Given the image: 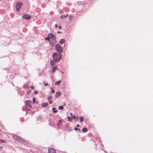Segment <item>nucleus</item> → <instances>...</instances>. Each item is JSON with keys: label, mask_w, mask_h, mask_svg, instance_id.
Wrapping results in <instances>:
<instances>
[{"label": "nucleus", "mask_w": 153, "mask_h": 153, "mask_svg": "<svg viewBox=\"0 0 153 153\" xmlns=\"http://www.w3.org/2000/svg\"><path fill=\"white\" fill-rule=\"evenodd\" d=\"M63 105H66V104H65V103H64V104H63Z\"/></svg>", "instance_id": "de8ad7c7"}, {"label": "nucleus", "mask_w": 153, "mask_h": 153, "mask_svg": "<svg viewBox=\"0 0 153 153\" xmlns=\"http://www.w3.org/2000/svg\"><path fill=\"white\" fill-rule=\"evenodd\" d=\"M30 87L32 89H33L34 88V87L33 86H30Z\"/></svg>", "instance_id": "72a5a7b5"}, {"label": "nucleus", "mask_w": 153, "mask_h": 153, "mask_svg": "<svg viewBox=\"0 0 153 153\" xmlns=\"http://www.w3.org/2000/svg\"><path fill=\"white\" fill-rule=\"evenodd\" d=\"M22 18L25 19L29 20L31 18V16L29 14H24L22 16Z\"/></svg>", "instance_id": "39448f33"}, {"label": "nucleus", "mask_w": 153, "mask_h": 153, "mask_svg": "<svg viewBox=\"0 0 153 153\" xmlns=\"http://www.w3.org/2000/svg\"><path fill=\"white\" fill-rule=\"evenodd\" d=\"M45 81L44 82V85L45 86H47L48 85V84L47 83H45Z\"/></svg>", "instance_id": "c85d7f7f"}, {"label": "nucleus", "mask_w": 153, "mask_h": 153, "mask_svg": "<svg viewBox=\"0 0 153 153\" xmlns=\"http://www.w3.org/2000/svg\"><path fill=\"white\" fill-rule=\"evenodd\" d=\"M61 82L62 81L61 80L58 81L55 83V85H59L60 84Z\"/></svg>", "instance_id": "a211bd4d"}, {"label": "nucleus", "mask_w": 153, "mask_h": 153, "mask_svg": "<svg viewBox=\"0 0 153 153\" xmlns=\"http://www.w3.org/2000/svg\"><path fill=\"white\" fill-rule=\"evenodd\" d=\"M30 108H32V106L30 105V106H28Z\"/></svg>", "instance_id": "79ce46f5"}, {"label": "nucleus", "mask_w": 153, "mask_h": 153, "mask_svg": "<svg viewBox=\"0 0 153 153\" xmlns=\"http://www.w3.org/2000/svg\"><path fill=\"white\" fill-rule=\"evenodd\" d=\"M61 94V92L59 91L56 92L55 94V96L56 98H57L59 97Z\"/></svg>", "instance_id": "9d476101"}, {"label": "nucleus", "mask_w": 153, "mask_h": 153, "mask_svg": "<svg viewBox=\"0 0 153 153\" xmlns=\"http://www.w3.org/2000/svg\"><path fill=\"white\" fill-rule=\"evenodd\" d=\"M28 111H29L30 110V109H28Z\"/></svg>", "instance_id": "09e8293b"}, {"label": "nucleus", "mask_w": 153, "mask_h": 153, "mask_svg": "<svg viewBox=\"0 0 153 153\" xmlns=\"http://www.w3.org/2000/svg\"><path fill=\"white\" fill-rule=\"evenodd\" d=\"M70 115H71V117H73V115H72V113H70Z\"/></svg>", "instance_id": "4c0bfd02"}, {"label": "nucleus", "mask_w": 153, "mask_h": 153, "mask_svg": "<svg viewBox=\"0 0 153 153\" xmlns=\"http://www.w3.org/2000/svg\"><path fill=\"white\" fill-rule=\"evenodd\" d=\"M63 108L64 107L62 105H60L59 107V109L60 110H62Z\"/></svg>", "instance_id": "6ab92c4d"}, {"label": "nucleus", "mask_w": 153, "mask_h": 153, "mask_svg": "<svg viewBox=\"0 0 153 153\" xmlns=\"http://www.w3.org/2000/svg\"><path fill=\"white\" fill-rule=\"evenodd\" d=\"M69 19H70V20L71 19V17H69Z\"/></svg>", "instance_id": "a18cd8bd"}, {"label": "nucleus", "mask_w": 153, "mask_h": 153, "mask_svg": "<svg viewBox=\"0 0 153 153\" xmlns=\"http://www.w3.org/2000/svg\"><path fill=\"white\" fill-rule=\"evenodd\" d=\"M69 19H70V20L71 19V17H69Z\"/></svg>", "instance_id": "c03bdc74"}, {"label": "nucleus", "mask_w": 153, "mask_h": 153, "mask_svg": "<svg viewBox=\"0 0 153 153\" xmlns=\"http://www.w3.org/2000/svg\"><path fill=\"white\" fill-rule=\"evenodd\" d=\"M2 148V147H0V150Z\"/></svg>", "instance_id": "49530a36"}, {"label": "nucleus", "mask_w": 153, "mask_h": 153, "mask_svg": "<svg viewBox=\"0 0 153 153\" xmlns=\"http://www.w3.org/2000/svg\"><path fill=\"white\" fill-rule=\"evenodd\" d=\"M53 60L50 61V63L51 66H53L55 65L56 62H58L62 58H53Z\"/></svg>", "instance_id": "f257e3e1"}, {"label": "nucleus", "mask_w": 153, "mask_h": 153, "mask_svg": "<svg viewBox=\"0 0 153 153\" xmlns=\"http://www.w3.org/2000/svg\"><path fill=\"white\" fill-rule=\"evenodd\" d=\"M65 42V40L64 39H61L59 41V43L60 44H63Z\"/></svg>", "instance_id": "4468645a"}, {"label": "nucleus", "mask_w": 153, "mask_h": 153, "mask_svg": "<svg viewBox=\"0 0 153 153\" xmlns=\"http://www.w3.org/2000/svg\"><path fill=\"white\" fill-rule=\"evenodd\" d=\"M24 88H29V87L28 86L27 84L25 85H23Z\"/></svg>", "instance_id": "412c9836"}, {"label": "nucleus", "mask_w": 153, "mask_h": 153, "mask_svg": "<svg viewBox=\"0 0 153 153\" xmlns=\"http://www.w3.org/2000/svg\"><path fill=\"white\" fill-rule=\"evenodd\" d=\"M55 27L56 28H57V27H58V25L56 24L55 25Z\"/></svg>", "instance_id": "c9c22d12"}, {"label": "nucleus", "mask_w": 153, "mask_h": 153, "mask_svg": "<svg viewBox=\"0 0 153 153\" xmlns=\"http://www.w3.org/2000/svg\"><path fill=\"white\" fill-rule=\"evenodd\" d=\"M52 102H53V101L52 100H50L49 101V103L50 104H51L52 103Z\"/></svg>", "instance_id": "473e14b6"}, {"label": "nucleus", "mask_w": 153, "mask_h": 153, "mask_svg": "<svg viewBox=\"0 0 153 153\" xmlns=\"http://www.w3.org/2000/svg\"><path fill=\"white\" fill-rule=\"evenodd\" d=\"M68 16V15L67 14L66 15H64V16H61V18L62 19H63V18H65Z\"/></svg>", "instance_id": "b1692460"}, {"label": "nucleus", "mask_w": 153, "mask_h": 153, "mask_svg": "<svg viewBox=\"0 0 153 153\" xmlns=\"http://www.w3.org/2000/svg\"><path fill=\"white\" fill-rule=\"evenodd\" d=\"M48 36L49 38L56 40V38L54 36L52 33L49 34H48Z\"/></svg>", "instance_id": "1a4fd4ad"}, {"label": "nucleus", "mask_w": 153, "mask_h": 153, "mask_svg": "<svg viewBox=\"0 0 153 153\" xmlns=\"http://www.w3.org/2000/svg\"><path fill=\"white\" fill-rule=\"evenodd\" d=\"M68 121L70 122H71L72 120V118H71L70 117H68Z\"/></svg>", "instance_id": "aec40b11"}, {"label": "nucleus", "mask_w": 153, "mask_h": 153, "mask_svg": "<svg viewBox=\"0 0 153 153\" xmlns=\"http://www.w3.org/2000/svg\"><path fill=\"white\" fill-rule=\"evenodd\" d=\"M38 92L37 91H36V90H35L34 92V94H37L38 93Z\"/></svg>", "instance_id": "7c9ffc66"}, {"label": "nucleus", "mask_w": 153, "mask_h": 153, "mask_svg": "<svg viewBox=\"0 0 153 153\" xmlns=\"http://www.w3.org/2000/svg\"><path fill=\"white\" fill-rule=\"evenodd\" d=\"M79 120L80 122H83L84 120L83 118L82 117H80L79 118Z\"/></svg>", "instance_id": "4be33fe9"}, {"label": "nucleus", "mask_w": 153, "mask_h": 153, "mask_svg": "<svg viewBox=\"0 0 153 153\" xmlns=\"http://www.w3.org/2000/svg\"><path fill=\"white\" fill-rule=\"evenodd\" d=\"M52 98V96H50L49 97H48V100H49L50 99H51Z\"/></svg>", "instance_id": "2f4dec72"}, {"label": "nucleus", "mask_w": 153, "mask_h": 153, "mask_svg": "<svg viewBox=\"0 0 153 153\" xmlns=\"http://www.w3.org/2000/svg\"><path fill=\"white\" fill-rule=\"evenodd\" d=\"M31 102V101L30 100H27L25 101V105L27 106H30V104Z\"/></svg>", "instance_id": "6e6552de"}, {"label": "nucleus", "mask_w": 153, "mask_h": 153, "mask_svg": "<svg viewBox=\"0 0 153 153\" xmlns=\"http://www.w3.org/2000/svg\"><path fill=\"white\" fill-rule=\"evenodd\" d=\"M57 33H58V34H60V33H61V32L60 31H58L57 32Z\"/></svg>", "instance_id": "e433bc0d"}, {"label": "nucleus", "mask_w": 153, "mask_h": 153, "mask_svg": "<svg viewBox=\"0 0 153 153\" xmlns=\"http://www.w3.org/2000/svg\"><path fill=\"white\" fill-rule=\"evenodd\" d=\"M111 153H112V152H111Z\"/></svg>", "instance_id": "8fccbe9b"}, {"label": "nucleus", "mask_w": 153, "mask_h": 153, "mask_svg": "<svg viewBox=\"0 0 153 153\" xmlns=\"http://www.w3.org/2000/svg\"><path fill=\"white\" fill-rule=\"evenodd\" d=\"M2 142L3 143H7L6 141L5 140H2Z\"/></svg>", "instance_id": "c756f323"}, {"label": "nucleus", "mask_w": 153, "mask_h": 153, "mask_svg": "<svg viewBox=\"0 0 153 153\" xmlns=\"http://www.w3.org/2000/svg\"><path fill=\"white\" fill-rule=\"evenodd\" d=\"M55 109L56 108L55 107L53 108H52V111L54 113H56L58 111L57 110H56Z\"/></svg>", "instance_id": "2eb2a0df"}, {"label": "nucleus", "mask_w": 153, "mask_h": 153, "mask_svg": "<svg viewBox=\"0 0 153 153\" xmlns=\"http://www.w3.org/2000/svg\"><path fill=\"white\" fill-rule=\"evenodd\" d=\"M31 91V90H29L28 91H27L26 93V94L27 95H29Z\"/></svg>", "instance_id": "bb28decb"}, {"label": "nucleus", "mask_w": 153, "mask_h": 153, "mask_svg": "<svg viewBox=\"0 0 153 153\" xmlns=\"http://www.w3.org/2000/svg\"><path fill=\"white\" fill-rule=\"evenodd\" d=\"M22 3L20 1L18 2L16 5V10L18 12H19V10L20 8L21 7V6Z\"/></svg>", "instance_id": "20e7f679"}, {"label": "nucleus", "mask_w": 153, "mask_h": 153, "mask_svg": "<svg viewBox=\"0 0 153 153\" xmlns=\"http://www.w3.org/2000/svg\"><path fill=\"white\" fill-rule=\"evenodd\" d=\"M62 122V120H59V123L58 124L57 126H58L59 124H60Z\"/></svg>", "instance_id": "cd10ccee"}, {"label": "nucleus", "mask_w": 153, "mask_h": 153, "mask_svg": "<svg viewBox=\"0 0 153 153\" xmlns=\"http://www.w3.org/2000/svg\"><path fill=\"white\" fill-rule=\"evenodd\" d=\"M48 153H56V151L54 149L51 148H48Z\"/></svg>", "instance_id": "0eeeda50"}, {"label": "nucleus", "mask_w": 153, "mask_h": 153, "mask_svg": "<svg viewBox=\"0 0 153 153\" xmlns=\"http://www.w3.org/2000/svg\"><path fill=\"white\" fill-rule=\"evenodd\" d=\"M39 103L38 101H37L36 102V104H38Z\"/></svg>", "instance_id": "a19ab883"}, {"label": "nucleus", "mask_w": 153, "mask_h": 153, "mask_svg": "<svg viewBox=\"0 0 153 153\" xmlns=\"http://www.w3.org/2000/svg\"><path fill=\"white\" fill-rule=\"evenodd\" d=\"M57 69L56 66L53 67L52 68V72L54 73L55 71Z\"/></svg>", "instance_id": "dca6fc26"}, {"label": "nucleus", "mask_w": 153, "mask_h": 153, "mask_svg": "<svg viewBox=\"0 0 153 153\" xmlns=\"http://www.w3.org/2000/svg\"><path fill=\"white\" fill-rule=\"evenodd\" d=\"M59 29H60L61 28V26L60 25L59 27Z\"/></svg>", "instance_id": "58836bf2"}, {"label": "nucleus", "mask_w": 153, "mask_h": 153, "mask_svg": "<svg viewBox=\"0 0 153 153\" xmlns=\"http://www.w3.org/2000/svg\"><path fill=\"white\" fill-rule=\"evenodd\" d=\"M76 126L77 127H79V124H77V125H76Z\"/></svg>", "instance_id": "ea45409f"}, {"label": "nucleus", "mask_w": 153, "mask_h": 153, "mask_svg": "<svg viewBox=\"0 0 153 153\" xmlns=\"http://www.w3.org/2000/svg\"><path fill=\"white\" fill-rule=\"evenodd\" d=\"M74 129L75 130V131H77L78 130V128L76 127H75L74 128Z\"/></svg>", "instance_id": "f704fd0d"}, {"label": "nucleus", "mask_w": 153, "mask_h": 153, "mask_svg": "<svg viewBox=\"0 0 153 153\" xmlns=\"http://www.w3.org/2000/svg\"><path fill=\"white\" fill-rule=\"evenodd\" d=\"M72 119H74L75 120H77L79 119V118L78 117L75 116H73L72 117Z\"/></svg>", "instance_id": "f3484780"}, {"label": "nucleus", "mask_w": 153, "mask_h": 153, "mask_svg": "<svg viewBox=\"0 0 153 153\" xmlns=\"http://www.w3.org/2000/svg\"><path fill=\"white\" fill-rule=\"evenodd\" d=\"M13 138L15 140L21 142H24V140L21 137L18 136L16 134L13 135Z\"/></svg>", "instance_id": "f03ea898"}, {"label": "nucleus", "mask_w": 153, "mask_h": 153, "mask_svg": "<svg viewBox=\"0 0 153 153\" xmlns=\"http://www.w3.org/2000/svg\"><path fill=\"white\" fill-rule=\"evenodd\" d=\"M56 51L60 53H61L63 51V48L59 44H57L55 45Z\"/></svg>", "instance_id": "7ed1b4c3"}, {"label": "nucleus", "mask_w": 153, "mask_h": 153, "mask_svg": "<svg viewBox=\"0 0 153 153\" xmlns=\"http://www.w3.org/2000/svg\"><path fill=\"white\" fill-rule=\"evenodd\" d=\"M48 102H43L41 103V105L43 107H46L48 105Z\"/></svg>", "instance_id": "9b49d317"}, {"label": "nucleus", "mask_w": 153, "mask_h": 153, "mask_svg": "<svg viewBox=\"0 0 153 153\" xmlns=\"http://www.w3.org/2000/svg\"><path fill=\"white\" fill-rule=\"evenodd\" d=\"M66 129L67 130L71 131L72 130V129L71 127L67 126L66 128Z\"/></svg>", "instance_id": "ddd939ff"}, {"label": "nucleus", "mask_w": 153, "mask_h": 153, "mask_svg": "<svg viewBox=\"0 0 153 153\" xmlns=\"http://www.w3.org/2000/svg\"><path fill=\"white\" fill-rule=\"evenodd\" d=\"M62 55L58 53H54L53 54V57H62Z\"/></svg>", "instance_id": "423d86ee"}, {"label": "nucleus", "mask_w": 153, "mask_h": 153, "mask_svg": "<svg viewBox=\"0 0 153 153\" xmlns=\"http://www.w3.org/2000/svg\"><path fill=\"white\" fill-rule=\"evenodd\" d=\"M78 130H79V131H80V129L79 128H78Z\"/></svg>", "instance_id": "37998d69"}, {"label": "nucleus", "mask_w": 153, "mask_h": 153, "mask_svg": "<svg viewBox=\"0 0 153 153\" xmlns=\"http://www.w3.org/2000/svg\"><path fill=\"white\" fill-rule=\"evenodd\" d=\"M88 128L86 127H84L82 129V132H86L88 131Z\"/></svg>", "instance_id": "f8f14e48"}, {"label": "nucleus", "mask_w": 153, "mask_h": 153, "mask_svg": "<svg viewBox=\"0 0 153 153\" xmlns=\"http://www.w3.org/2000/svg\"><path fill=\"white\" fill-rule=\"evenodd\" d=\"M45 40H47L48 41H49L50 40V38L48 36V37H46L45 38Z\"/></svg>", "instance_id": "393cba45"}, {"label": "nucleus", "mask_w": 153, "mask_h": 153, "mask_svg": "<svg viewBox=\"0 0 153 153\" xmlns=\"http://www.w3.org/2000/svg\"><path fill=\"white\" fill-rule=\"evenodd\" d=\"M33 104H34L35 102V101L36 100V99L35 97H33Z\"/></svg>", "instance_id": "a878e982"}, {"label": "nucleus", "mask_w": 153, "mask_h": 153, "mask_svg": "<svg viewBox=\"0 0 153 153\" xmlns=\"http://www.w3.org/2000/svg\"><path fill=\"white\" fill-rule=\"evenodd\" d=\"M51 93H53L55 92V90H54L53 88V87H51Z\"/></svg>", "instance_id": "5701e85b"}]
</instances>
